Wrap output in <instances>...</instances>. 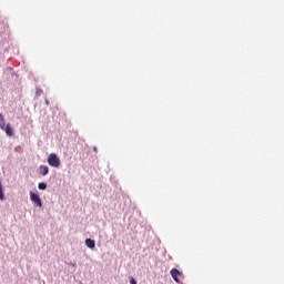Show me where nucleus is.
I'll return each instance as SVG.
<instances>
[{
    "instance_id": "1",
    "label": "nucleus",
    "mask_w": 284,
    "mask_h": 284,
    "mask_svg": "<svg viewBox=\"0 0 284 284\" xmlns=\"http://www.w3.org/2000/svg\"><path fill=\"white\" fill-rule=\"evenodd\" d=\"M48 163L51 165V168H59L61 165V160L59 156H57V154L51 153L48 156Z\"/></svg>"
},
{
    "instance_id": "2",
    "label": "nucleus",
    "mask_w": 284,
    "mask_h": 284,
    "mask_svg": "<svg viewBox=\"0 0 284 284\" xmlns=\"http://www.w3.org/2000/svg\"><path fill=\"white\" fill-rule=\"evenodd\" d=\"M171 276L175 281V283H181V278H183V273H181L176 268H173L171 270Z\"/></svg>"
},
{
    "instance_id": "3",
    "label": "nucleus",
    "mask_w": 284,
    "mask_h": 284,
    "mask_svg": "<svg viewBox=\"0 0 284 284\" xmlns=\"http://www.w3.org/2000/svg\"><path fill=\"white\" fill-rule=\"evenodd\" d=\"M30 199H31L32 203H36V205H38V207L43 206V203L41 202V197H39V194H37L34 192H30Z\"/></svg>"
},
{
    "instance_id": "4",
    "label": "nucleus",
    "mask_w": 284,
    "mask_h": 284,
    "mask_svg": "<svg viewBox=\"0 0 284 284\" xmlns=\"http://www.w3.org/2000/svg\"><path fill=\"white\" fill-rule=\"evenodd\" d=\"M85 245H87V247H89L90 250H94V247H97V243H95L94 240H92V239H87V240H85Z\"/></svg>"
},
{
    "instance_id": "5",
    "label": "nucleus",
    "mask_w": 284,
    "mask_h": 284,
    "mask_svg": "<svg viewBox=\"0 0 284 284\" xmlns=\"http://www.w3.org/2000/svg\"><path fill=\"white\" fill-rule=\"evenodd\" d=\"M39 171L42 176H45L50 172V169L47 165H40Z\"/></svg>"
},
{
    "instance_id": "6",
    "label": "nucleus",
    "mask_w": 284,
    "mask_h": 284,
    "mask_svg": "<svg viewBox=\"0 0 284 284\" xmlns=\"http://www.w3.org/2000/svg\"><path fill=\"white\" fill-rule=\"evenodd\" d=\"M2 130H4L8 136H14V132L12 131V128L10 126V124L4 125V129Z\"/></svg>"
},
{
    "instance_id": "7",
    "label": "nucleus",
    "mask_w": 284,
    "mask_h": 284,
    "mask_svg": "<svg viewBox=\"0 0 284 284\" xmlns=\"http://www.w3.org/2000/svg\"><path fill=\"white\" fill-rule=\"evenodd\" d=\"M0 130H6V119L1 113H0Z\"/></svg>"
},
{
    "instance_id": "8",
    "label": "nucleus",
    "mask_w": 284,
    "mask_h": 284,
    "mask_svg": "<svg viewBox=\"0 0 284 284\" xmlns=\"http://www.w3.org/2000/svg\"><path fill=\"white\" fill-rule=\"evenodd\" d=\"M6 200V195L3 194V186L1 185L0 182V201H4Z\"/></svg>"
},
{
    "instance_id": "9",
    "label": "nucleus",
    "mask_w": 284,
    "mask_h": 284,
    "mask_svg": "<svg viewBox=\"0 0 284 284\" xmlns=\"http://www.w3.org/2000/svg\"><path fill=\"white\" fill-rule=\"evenodd\" d=\"M38 187H39V190H45V187H48V184H45L44 182H40L38 184Z\"/></svg>"
},
{
    "instance_id": "10",
    "label": "nucleus",
    "mask_w": 284,
    "mask_h": 284,
    "mask_svg": "<svg viewBox=\"0 0 284 284\" xmlns=\"http://www.w3.org/2000/svg\"><path fill=\"white\" fill-rule=\"evenodd\" d=\"M130 283H131V284H136V280H134V277H132V278L130 280Z\"/></svg>"
}]
</instances>
